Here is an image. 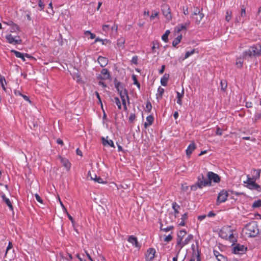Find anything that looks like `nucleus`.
Wrapping results in <instances>:
<instances>
[{"label": "nucleus", "instance_id": "nucleus-1", "mask_svg": "<svg viewBox=\"0 0 261 261\" xmlns=\"http://www.w3.org/2000/svg\"><path fill=\"white\" fill-rule=\"evenodd\" d=\"M261 55V44L257 43L251 46L248 50L243 53V58L246 59L248 57H256Z\"/></svg>", "mask_w": 261, "mask_h": 261}, {"label": "nucleus", "instance_id": "nucleus-2", "mask_svg": "<svg viewBox=\"0 0 261 261\" xmlns=\"http://www.w3.org/2000/svg\"><path fill=\"white\" fill-rule=\"evenodd\" d=\"M246 234L248 237H255L259 233L258 226L256 222H253L247 224L245 227Z\"/></svg>", "mask_w": 261, "mask_h": 261}, {"label": "nucleus", "instance_id": "nucleus-3", "mask_svg": "<svg viewBox=\"0 0 261 261\" xmlns=\"http://www.w3.org/2000/svg\"><path fill=\"white\" fill-rule=\"evenodd\" d=\"M5 38L7 42L11 44L17 45L22 43V40L19 36H13L10 34L7 35Z\"/></svg>", "mask_w": 261, "mask_h": 261}, {"label": "nucleus", "instance_id": "nucleus-4", "mask_svg": "<svg viewBox=\"0 0 261 261\" xmlns=\"http://www.w3.org/2000/svg\"><path fill=\"white\" fill-rule=\"evenodd\" d=\"M196 183L197 187H199V189H202L206 186H211L210 181L205 178L203 174L198 176Z\"/></svg>", "mask_w": 261, "mask_h": 261}, {"label": "nucleus", "instance_id": "nucleus-5", "mask_svg": "<svg viewBox=\"0 0 261 261\" xmlns=\"http://www.w3.org/2000/svg\"><path fill=\"white\" fill-rule=\"evenodd\" d=\"M255 180H252L249 175H247V179L245 183L247 184L248 187L251 190H255L258 192L261 191V187L255 183Z\"/></svg>", "mask_w": 261, "mask_h": 261}, {"label": "nucleus", "instance_id": "nucleus-6", "mask_svg": "<svg viewBox=\"0 0 261 261\" xmlns=\"http://www.w3.org/2000/svg\"><path fill=\"white\" fill-rule=\"evenodd\" d=\"M187 231L185 229H182L178 231L177 234V243L176 244V249L178 250L181 243L182 242L184 237L186 235Z\"/></svg>", "mask_w": 261, "mask_h": 261}, {"label": "nucleus", "instance_id": "nucleus-7", "mask_svg": "<svg viewBox=\"0 0 261 261\" xmlns=\"http://www.w3.org/2000/svg\"><path fill=\"white\" fill-rule=\"evenodd\" d=\"M228 196V193L226 191L224 190L221 191L218 194V196L217 197V204L219 205L221 203L225 202L227 199Z\"/></svg>", "mask_w": 261, "mask_h": 261}, {"label": "nucleus", "instance_id": "nucleus-8", "mask_svg": "<svg viewBox=\"0 0 261 261\" xmlns=\"http://www.w3.org/2000/svg\"><path fill=\"white\" fill-rule=\"evenodd\" d=\"M231 231L232 229L230 226L224 227L220 230L219 236L221 238L227 240L229 234Z\"/></svg>", "mask_w": 261, "mask_h": 261}, {"label": "nucleus", "instance_id": "nucleus-9", "mask_svg": "<svg viewBox=\"0 0 261 261\" xmlns=\"http://www.w3.org/2000/svg\"><path fill=\"white\" fill-rule=\"evenodd\" d=\"M127 241L132 244L133 246H134L135 248H137L138 249H140L141 245L139 243L138 239L136 237L131 235L129 236L127 238Z\"/></svg>", "mask_w": 261, "mask_h": 261}, {"label": "nucleus", "instance_id": "nucleus-10", "mask_svg": "<svg viewBox=\"0 0 261 261\" xmlns=\"http://www.w3.org/2000/svg\"><path fill=\"white\" fill-rule=\"evenodd\" d=\"M247 250V247H245L243 245L237 244L233 248L232 252L234 254H243Z\"/></svg>", "mask_w": 261, "mask_h": 261}, {"label": "nucleus", "instance_id": "nucleus-11", "mask_svg": "<svg viewBox=\"0 0 261 261\" xmlns=\"http://www.w3.org/2000/svg\"><path fill=\"white\" fill-rule=\"evenodd\" d=\"M207 180H210L211 182L212 181H213L214 182L218 183L220 181V178L219 176L211 171H210L207 173Z\"/></svg>", "mask_w": 261, "mask_h": 261}, {"label": "nucleus", "instance_id": "nucleus-12", "mask_svg": "<svg viewBox=\"0 0 261 261\" xmlns=\"http://www.w3.org/2000/svg\"><path fill=\"white\" fill-rule=\"evenodd\" d=\"M155 253V250L154 248H150L147 249L145 255L146 261H152L154 258Z\"/></svg>", "mask_w": 261, "mask_h": 261}, {"label": "nucleus", "instance_id": "nucleus-13", "mask_svg": "<svg viewBox=\"0 0 261 261\" xmlns=\"http://www.w3.org/2000/svg\"><path fill=\"white\" fill-rule=\"evenodd\" d=\"M162 12L164 16L167 20H170L171 19L172 16L170 9L168 6H165L163 7Z\"/></svg>", "mask_w": 261, "mask_h": 261}, {"label": "nucleus", "instance_id": "nucleus-14", "mask_svg": "<svg viewBox=\"0 0 261 261\" xmlns=\"http://www.w3.org/2000/svg\"><path fill=\"white\" fill-rule=\"evenodd\" d=\"M101 140H102V143L103 146H109L113 148H115V146L113 141L112 140L109 139L108 136H107L106 137H102L101 138Z\"/></svg>", "mask_w": 261, "mask_h": 261}, {"label": "nucleus", "instance_id": "nucleus-15", "mask_svg": "<svg viewBox=\"0 0 261 261\" xmlns=\"http://www.w3.org/2000/svg\"><path fill=\"white\" fill-rule=\"evenodd\" d=\"M59 158L60 159V161H61V163L63 164L64 167L67 170H69V169L71 168V164L69 162V160L67 159H66L65 158H63L62 156H60Z\"/></svg>", "mask_w": 261, "mask_h": 261}, {"label": "nucleus", "instance_id": "nucleus-16", "mask_svg": "<svg viewBox=\"0 0 261 261\" xmlns=\"http://www.w3.org/2000/svg\"><path fill=\"white\" fill-rule=\"evenodd\" d=\"M190 22H187L184 24H178L175 28V33L178 34L180 31L184 30H186L187 27L189 25Z\"/></svg>", "mask_w": 261, "mask_h": 261}, {"label": "nucleus", "instance_id": "nucleus-17", "mask_svg": "<svg viewBox=\"0 0 261 261\" xmlns=\"http://www.w3.org/2000/svg\"><path fill=\"white\" fill-rule=\"evenodd\" d=\"M193 238V235L190 234H189L184 240H182V242L178 249V251H179L184 246L189 244V242L192 240Z\"/></svg>", "mask_w": 261, "mask_h": 261}, {"label": "nucleus", "instance_id": "nucleus-18", "mask_svg": "<svg viewBox=\"0 0 261 261\" xmlns=\"http://www.w3.org/2000/svg\"><path fill=\"white\" fill-rule=\"evenodd\" d=\"M97 61L100 66L102 67H105L108 63V60L107 58L99 56L97 59Z\"/></svg>", "mask_w": 261, "mask_h": 261}, {"label": "nucleus", "instance_id": "nucleus-19", "mask_svg": "<svg viewBox=\"0 0 261 261\" xmlns=\"http://www.w3.org/2000/svg\"><path fill=\"white\" fill-rule=\"evenodd\" d=\"M154 121V117L152 115H150L146 117V122L144 124V127L147 128L150 126Z\"/></svg>", "mask_w": 261, "mask_h": 261}, {"label": "nucleus", "instance_id": "nucleus-20", "mask_svg": "<svg viewBox=\"0 0 261 261\" xmlns=\"http://www.w3.org/2000/svg\"><path fill=\"white\" fill-rule=\"evenodd\" d=\"M125 39L123 37H120L117 39V46L121 49H123L125 47Z\"/></svg>", "mask_w": 261, "mask_h": 261}, {"label": "nucleus", "instance_id": "nucleus-21", "mask_svg": "<svg viewBox=\"0 0 261 261\" xmlns=\"http://www.w3.org/2000/svg\"><path fill=\"white\" fill-rule=\"evenodd\" d=\"M260 173L261 169H253L252 171V177L251 178V179L254 180H256V179H258L260 177Z\"/></svg>", "mask_w": 261, "mask_h": 261}, {"label": "nucleus", "instance_id": "nucleus-22", "mask_svg": "<svg viewBox=\"0 0 261 261\" xmlns=\"http://www.w3.org/2000/svg\"><path fill=\"white\" fill-rule=\"evenodd\" d=\"M172 208L174 211V214L175 217H178L179 214V210L180 208V206L175 202H174L172 203Z\"/></svg>", "mask_w": 261, "mask_h": 261}, {"label": "nucleus", "instance_id": "nucleus-23", "mask_svg": "<svg viewBox=\"0 0 261 261\" xmlns=\"http://www.w3.org/2000/svg\"><path fill=\"white\" fill-rule=\"evenodd\" d=\"M119 95L120 96L121 99H127V102L129 103V99L127 91L126 89L125 90H121L120 92L119 93Z\"/></svg>", "mask_w": 261, "mask_h": 261}, {"label": "nucleus", "instance_id": "nucleus-24", "mask_svg": "<svg viewBox=\"0 0 261 261\" xmlns=\"http://www.w3.org/2000/svg\"><path fill=\"white\" fill-rule=\"evenodd\" d=\"M101 74L102 75L101 79L102 80H108L110 78V72L107 69H102L101 71Z\"/></svg>", "mask_w": 261, "mask_h": 261}, {"label": "nucleus", "instance_id": "nucleus-25", "mask_svg": "<svg viewBox=\"0 0 261 261\" xmlns=\"http://www.w3.org/2000/svg\"><path fill=\"white\" fill-rule=\"evenodd\" d=\"M196 146L194 143H192L188 146L186 149L187 155L189 156H190L192 151L195 149Z\"/></svg>", "mask_w": 261, "mask_h": 261}, {"label": "nucleus", "instance_id": "nucleus-26", "mask_svg": "<svg viewBox=\"0 0 261 261\" xmlns=\"http://www.w3.org/2000/svg\"><path fill=\"white\" fill-rule=\"evenodd\" d=\"M2 198L3 200V201L6 203V204L9 206L10 210H13V207L12 204L11 203V202L10 201V199L6 197L5 194H3L2 196Z\"/></svg>", "mask_w": 261, "mask_h": 261}, {"label": "nucleus", "instance_id": "nucleus-27", "mask_svg": "<svg viewBox=\"0 0 261 261\" xmlns=\"http://www.w3.org/2000/svg\"><path fill=\"white\" fill-rule=\"evenodd\" d=\"M164 93V89L160 86L158 89V92L156 94V98L158 100L162 99Z\"/></svg>", "mask_w": 261, "mask_h": 261}, {"label": "nucleus", "instance_id": "nucleus-28", "mask_svg": "<svg viewBox=\"0 0 261 261\" xmlns=\"http://www.w3.org/2000/svg\"><path fill=\"white\" fill-rule=\"evenodd\" d=\"M169 77L168 74H165L161 79V84L163 86H166L167 85V82Z\"/></svg>", "mask_w": 261, "mask_h": 261}, {"label": "nucleus", "instance_id": "nucleus-29", "mask_svg": "<svg viewBox=\"0 0 261 261\" xmlns=\"http://www.w3.org/2000/svg\"><path fill=\"white\" fill-rule=\"evenodd\" d=\"M188 219V214L187 213L181 215L180 218V222L179 223L178 225L184 226L186 224V221Z\"/></svg>", "mask_w": 261, "mask_h": 261}, {"label": "nucleus", "instance_id": "nucleus-30", "mask_svg": "<svg viewBox=\"0 0 261 261\" xmlns=\"http://www.w3.org/2000/svg\"><path fill=\"white\" fill-rule=\"evenodd\" d=\"M184 90L182 91V93H180V92L177 91L176 92V98H177V103L180 106L182 105V100L181 99L184 96Z\"/></svg>", "mask_w": 261, "mask_h": 261}, {"label": "nucleus", "instance_id": "nucleus-31", "mask_svg": "<svg viewBox=\"0 0 261 261\" xmlns=\"http://www.w3.org/2000/svg\"><path fill=\"white\" fill-rule=\"evenodd\" d=\"M88 175L90 176L91 179L94 180L95 181L100 184L103 183V179L101 178H100V177H97L95 174H94V177H93L91 175V174L90 171L88 172Z\"/></svg>", "mask_w": 261, "mask_h": 261}, {"label": "nucleus", "instance_id": "nucleus-32", "mask_svg": "<svg viewBox=\"0 0 261 261\" xmlns=\"http://www.w3.org/2000/svg\"><path fill=\"white\" fill-rule=\"evenodd\" d=\"M182 39V35H178L173 40L172 42V45L176 47V45L180 43Z\"/></svg>", "mask_w": 261, "mask_h": 261}, {"label": "nucleus", "instance_id": "nucleus-33", "mask_svg": "<svg viewBox=\"0 0 261 261\" xmlns=\"http://www.w3.org/2000/svg\"><path fill=\"white\" fill-rule=\"evenodd\" d=\"M196 52L195 49H193L190 51H188L186 53L184 58L182 59V60H184L189 57L193 55Z\"/></svg>", "mask_w": 261, "mask_h": 261}, {"label": "nucleus", "instance_id": "nucleus-34", "mask_svg": "<svg viewBox=\"0 0 261 261\" xmlns=\"http://www.w3.org/2000/svg\"><path fill=\"white\" fill-rule=\"evenodd\" d=\"M170 33V31L167 30L166 31L164 34L162 36V39L165 42H167L168 41V36H169Z\"/></svg>", "mask_w": 261, "mask_h": 261}, {"label": "nucleus", "instance_id": "nucleus-35", "mask_svg": "<svg viewBox=\"0 0 261 261\" xmlns=\"http://www.w3.org/2000/svg\"><path fill=\"white\" fill-rule=\"evenodd\" d=\"M227 240H228L230 242L232 243L233 245L237 241L236 238L233 236L232 230L230 233H229Z\"/></svg>", "mask_w": 261, "mask_h": 261}, {"label": "nucleus", "instance_id": "nucleus-36", "mask_svg": "<svg viewBox=\"0 0 261 261\" xmlns=\"http://www.w3.org/2000/svg\"><path fill=\"white\" fill-rule=\"evenodd\" d=\"M174 228V227L173 226H168L167 227L165 228H163V225L162 224L160 227L161 230L164 231V232H168L169 231L172 230Z\"/></svg>", "mask_w": 261, "mask_h": 261}, {"label": "nucleus", "instance_id": "nucleus-37", "mask_svg": "<svg viewBox=\"0 0 261 261\" xmlns=\"http://www.w3.org/2000/svg\"><path fill=\"white\" fill-rule=\"evenodd\" d=\"M132 80L134 82V84L136 85L139 89H140V84L138 82L137 78V76L135 74L132 75Z\"/></svg>", "mask_w": 261, "mask_h": 261}, {"label": "nucleus", "instance_id": "nucleus-38", "mask_svg": "<svg viewBox=\"0 0 261 261\" xmlns=\"http://www.w3.org/2000/svg\"><path fill=\"white\" fill-rule=\"evenodd\" d=\"M252 207L253 208H258L261 207V200L258 199L257 200L254 201L252 203Z\"/></svg>", "mask_w": 261, "mask_h": 261}, {"label": "nucleus", "instance_id": "nucleus-39", "mask_svg": "<svg viewBox=\"0 0 261 261\" xmlns=\"http://www.w3.org/2000/svg\"><path fill=\"white\" fill-rule=\"evenodd\" d=\"M10 32H15L16 31L19 30V27L18 25L14 22L13 23V24L10 27Z\"/></svg>", "mask_w": 261, "mask_h": 261}, {"label": "nucleus", "instance_id": "nucleus-40", "mask_svg": "<svg viewBox=\"0 0 261 261\" xmlns=\"http://www.w3.org/2000/svg\"><path fill=\"white\" fill-rule=\"evenodd\" d=\"M115 88L117 89L118 92L119 93L121 90H125V88H123L122 85L120 83L118 82L115 84Z\"/></svg>", "mask_w": 261, "mask_h": 261}, {"label": "nucleus", "instance_id": "nucleus-41", "mask_svg": "<svg viewBox=\"0 0 261 261\" xmlns=\"http://www.w3.org/2000/svg\"><path fill=\"white\" fill-rule=\"evenodd\" d=\"M84 34L85 36L89 35V38L91 39H93L95 38V35L92 33H91L89 31H86L85 32Z\"/></svg>", "mask_w": 261, "mask_h": 261}, {"label": "nucleus", "instance_id": "nucleus-42", "mask_svg": "<svg viewBox=\"0 0 261 261\" xmlns=\"http://www.w3.org/2000/svg\"><path fill=\"white\" fill-rule=\"evenodd\" d=\"M115 102L118 107L119 110H121L122 108L121 104L119 98L117 97L114 98Z\"/></svg>", "mask_w": 261, "mask_h": 261}, {"label": "nucleus", "instance_id": "nucleus-43", "mask_svg": "<svg viewBox=\"0 0 261 261\" xmlns=\"http://www.w3.org/2000/svg\"><path fill=\"white\" fill-rule=\"evenodd\" d=\"M231 12L229 11V10H227L226 11V16H225V20L226 21H227V22L229 21V20L231 19Z\"/></svg>", "mask_w": 261, "mask_h": 261}, {"label": "nucleus", "instance_id": "nucleus-44", "mask_svg": "<svg viewBox=\"0 0 261 261\" xmlns=\"http://www.w3.org/2000/svg\"><path fill=\"white\" fill-rule=\"evenodd\" d=\"M11 52L13 53L15 56L18 58H22V55H23V54L15 50H12Z\"/></svg>", "mask_w": 261, "mask_h": 261}, {"label": "nucleus", "instance_id": "nucleus-45", "mask_svg": "<svg viewBox=\"0 0 261 261\" xmlns=\"http://www.w3.org/2000/svg\"><path fill=\"white\" fill-rule=\"evenodd\" d=\"M172 233H173V232H171V233L170 234L166 236V237L164 238V241L166 242H169L171 241L173 239V236L172 235Z\"/></svg>", "mask_w": 261, "mask_h": 261}, {"label": "nucleus", "instance_id": "nucleus-46", "mask_svg": "<svg viewBox=\"0 0 261 261\" xmlns=\"http://www.w3.org/2000/svg\"><path fill=\"white\" fill-rule=\"evenodd\" d=\"M131 63L135 65H137L138 64V57L137 56H133L132 60Z\"/></svg>", "mask_w": 261, "mask_h": 261}, {"label": "nucleus", "instance_id": "nucleus-47", "mask_svg": "<svg viewBox=\"0 0 261 261\" xmlns=\"http://www.w3.org/2000/svg\"><path fill=\"white\" fill-rule=\"evenodd\" d=\"M159 15V12L157 11H152L151 14L150 16V20H153L155 17H157Z\"/></svg>", "mask_w": 261, "mask_h": 261}, {"label": "nucleus", "instance_id": "nucleus-48", "mask_svg": "<svg viewBox=\"0 0 261 261\" xmlns=\"http://www.w3.org/2000/svg\"><path fill=\"white\" fill-rule=\"evenodd\" d=\"M102 31L105 32V33L108 34V31L110 29V25L108 24H103L102 27Z\"/></svg>", "mask_w": 261, "mask_h": 261}, {"label": "nucleus", "instance_id": "nucleus-49", "mask_svg": "<svg viewBox=\"0 0 261 261\" xmlns=\"http://www.w3.org/2000/svg\"><path fill=\"white\" fill-rule=\"evenodd\" d=\"M241 17H246V11L245 8H242L241 11ZM241 20V17L239 18V19L237 20V21H239Z\"/></svg>", "mask_w": 261, "mask_h": 261}, {"label": "nucleus", "instance_id": "nucleus-50", "mask_svg": "<svg viewBox=\"0 0 261 261\" xmlns=\"http://www.w3.org/2000/svg\"><path fill=\"white\" fill-rule=\"evenodd\" d=\"M146 109L147 110L148 112L149 113L151 111V109H152V106H151L150 102L148 101L146 102Z\"/></svg>", "mask_w": 261, "mask_h": 261}, {"label": "nucleus", "instance_id": "nucleus-51", "mask_svg": "<svg viewBox=\"0 0 261 261\" xmlns=\"http://www.w3.org/2000/svg\"><path fill=\"white\" fill-rule=\"evenodd\" d=\"M218 261H227V258L223 255L221 254L216 257Z\"/></svg>", "mask_w": 261, "mask_h": 261}, {"label": "nucleus", "instance_id": "nucleus-52", "mask_svg": "<svg viewBox=\"0 0 261 261\" xmlns=\"http://www.w3.org/2000/svg\"><path fill=\"white\" fill-rule=\"evenodd\" d=\"M243 61L241 59H238L236 61V65L239 68H241L243 66Z\"/></svg>", "mask_w": 261, "mask_h": 261}, {"label": "nucleus", "instance_id": "nucleus-53", "mask_svg": "<svg viewBox=\"0 0 261 261\" xmlns=\"http://www.w3.org/2000/svg\"><path fill=\"white\" fill-rule=\"evenodd\" d=\"M35 198H36V200L38 202H39V203H40L41 204L43 203V200L42 199V198L40 197V196L38 194H37V193L35 194Z\"/></svg>", "mask_w": 261, "mask_h": 261}, {"label": "nucleus", "instance_id": "nucleus-54", "mask_svg": "<svg viewBox=\"0 0 261 261\" xmlns=\"http://www.w3.org/2000/svg\"><path fill=\"white\" fill-rule=\"evenodd\" d=\"M13 247V244H12V243L11 242H9V243H8V245L6 248V252H5V256H6L7 253H8V251L11 249Z\"/></svg>", "mask_w": 261, "mask_h": 261}, {"label": "nucleus", "instance_id": "nucleus-55", "mask_svg": "<svg viewBox=\"0 0 261 261\" xmlns=\"http://www.w3.org/2000/svg\"><path fill=\"white\" fill-rule=\"evenodd\" d=\"M136 118V115L135 114H131L128 118V121L129 122H133Z\"/></svg>", "mask_w": 261, "mask_h": 261}, {"label": "nucleus", "instance_id": "nucleus-56", "mask_svg": "<svg viewBox=\"0 0 261 261\" xmlns=\"http://www.w3.org/2000/svg\"><path fill=\"white\" fill-rule=\"evenodd\" d=\"M216 135L219 136L222 135V129L218 126H217L216 127Z\"/></svg>", "mask_w": 261, "mask_h": 261}, {"label": "nucleus", "instance_id": "nucleus-57", "mask_svg": "<svg viewBox=\"0 0 261 261\" xmlns=\"http://www.w3.org/2000/svg\"><path fill=\"white\" fill-rule=\"evenodd\" d=\"M220 84H221L222 90L224 91L227 87V85H226L225 82H223L222 81H221Z\"/></svg>", "mask_w": 261, "mask_h": 261}, {"label": "nucleus", "instance_id": "nucleus-58", "mask_svg": "<svg viewBox=\"0 0 261 261\" xmlns=\"http://www.w3.org/2000/svg\"><path fill=\"white\" fill-rule=\"evenodd\" d=\"M38 6L40 8V10H43L44 7V5L43 4V2L42 0H39L38 2Z\"/></svg>", "mask_w": 261, "mask_h": 261}, {"label": "nucleus", "instance_id": "nucleus-59", "mask_svg": "<svg viewBox=\"0 0 261 261\" xmlns=\"http://www.w3.org/2000/svg\"><path fill=\"white\" fill-rule=\"evenodd\" d=\"M198 188H199V187H197L196 182L191 186V190L192 191H196Z\"/></svg>", "mask_w": 261, "mask_h": 261}, {"label": "nucleus", "instance_id": "nucleus-60", "mask_svg": "<svg viewBox=\"0 0 261 261\" xmlns=\"http://www.w3.org/2000/svg\"><path fill=\"white\" fill-rule=\"evenodd\" d=\"M111 30L112 31H114L115 33L117 32L118 30V25L114 24L112 27Z\"/></svg>", "mask_w": 261, "mask_h": 261}, {"label": "nucleus", "instance_id": "nucleus-61", "mask_svg": "<svg viewBox=\"0 0 261 261\" xmlns=\"http://www.w3.org/2000/svg\"><path fill=\"white\" fill-rule=\"evenodd\" d=\"M213 253H214V255H215V256L216 257H217L220 255H221V254L219 253V252L218 251L216 250V249L214 250Z\"/></svg>", "mask_w": 261, "mask_h": 261}, {"label": "nucleus", "instance_id": "nucleus-62", "mask_svg": "<svg viewBox=\"0 0 261 261\" xmlns=\"http://www.w3.org/2000/svg\"><path fill=\"white\" fill-rule=\"evenodd\" d=\"M205 218H206V215H201V216H199L198 217V220L199 221H201L203 220Z\"/></svg>", "mask_w": 261, "mask_h": 261}, {"label": "nucleus", "instance_id": "nucleus-63", "mask_svg": "<svg viewBox=\"0 0 261 261\" xmlns=\"http://www.w3.org/2000/svg\"><path fill=\"white\" fill-rule=\"evenodd\" d=\"M14 92V94H15V95H16V96H18V95L20 96H22V94L19 90H15Z\"/></svg>", "mask_w": 261, "mask_h": 261}, {"label": "nucleus", "instance_id": "nucleus-64", "mask_svg": "<svg viewBox=\"0 0 261 261\" xmlns=\"http://www.w3.org/2000/svg\"><path fill=\"white\" fill-rule=\"evenodd\" d=\"M208 217H212L215 216V214L213 211H210L207 214Z\"/></svg>", "mask_w": 261, "mask_h": 261}]
</instances>
